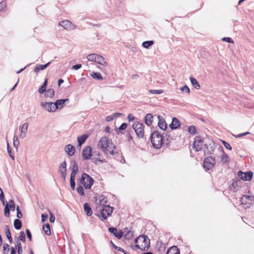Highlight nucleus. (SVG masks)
I'll return each mask as SVG.
<instances>
[{
	"label": "nucleus",
	"mask_w": 254,
	"mask_h": 254,
	"mask_svg": "<svg viewBox=\"0 0 254 254\" xmlns=\"http://www.w3.org/2000/svg\"><path fill=\"white\" fill-rule=\"evenodd\" d=\"M135 245L134 247L142 251L148 250L150 247V240L146 235H142L137 237L134 240Z\"/></svg>",
	"instance_id": "obj_1"
},
{
	"label": "nucleus",
	"mask_w": 254,
	"mask_h": 254,
	"mask_svg": "<svg viewBox=\"0 0 254 254\" xmlns=\"http://www.w3.org/2000/svg\"><path fill=\"white\" fill-rule=\"evenodd\" d=\"M151 142L153 146L156 149H159L162 146L163 137L157 131H154L150 136Z\"/></svg>",
	"instance_id": "obj_2"
},
{
	"label": "nucleus",
	"mask_w": 254,
	"mask_h": 254,
	"mask_svg": "<svg viewBox=\"0 0 254 254\" xmlns=\"http://www.w3.org/2000/svg\"><path fill=\"white\" fill-rule=\"evenodd\" d=\"M109 143V139L106 136H103L98 142V146L101 148L105 154L113 155V150H110L108 149Z\"/></svg>",
	"instance_id": "obj_3"
},
{
	"label": "nucleus",
	"mask_w": 254,
	"mask_h": 254,
	"mask_svg": "<svg viewBox=\"0 0 254 254\" xmlns=\"http://www.w3.org/2000/svg\"><path fill=\"white\" fill-rule=\"evenodd\" d=\"M94 180L89 175L83 173L82 175L80 183L83 185L86 189H90L93 184Z\"/></svg>",
	"instance_id": "obj_4"
},
{
	"label": "nucleus",
	"mask_w": 254,
	"mask_h": 254,
	"mask_svg": "<svg viewBox=\"0 0 254 254\" xmlns=\"http://www.w3.org/2000/svg\"><path fill=\"white\" fill-rule=\"evenodd\" d=\"M144 125L138 122H134L132 125V128L134 129L136 135L139 138H142L144 135Z\"/></svg>",
	"instance_id": "obj_5"
},
{
	"label": "nucleus",
	"mask_w": 254,
	"mask_h": 254,
	"mask_svg": "<svg viewBox=\"0 0 254 254\" xmlns=\"http://www.w3.org/2000/svg\"><path fill=\"white\" fill-rule=\"evenodd\" d=\"M113 208L109 205L103 206L101 210L100 214L104 219H107L110 216L113 212Z\"/></svg>",
	"instance_id": "obj_6"
},
{
	"label": "nucleus",
	"mask_w": 254,
	"mask_h": 254,
	"mask_svg": "<svg viewBox=\"0 0 254 254\" xmlns=\"http://www.w3.org/2000/svg\"><path fill=\"white\" fill-rule=\"evenodd\" d=\"M215 163L214 158L212 156H208L205 158L203 161V167L206 170H209L212 168Z\"/></svg>",
	"instance_id": "obj_7"
},
{
	"label": "nucleus",
	"mask_w": 254,
	"mask_h": 254,
	"mask_svg": "<svg viewBox=\"0 0 254 254\" xmlns=\"http://www.w3.org/2000/svg\"><path fill=\"white\" fill-rule=\"evenodd\" d=\"M238 175L239 178L245 181H251L253 176V172L252 171H248L245 173L241 171H239L238 173Z\"/></svg>",
	"instance_id": "obj_8"
},
{
	"label": "nucleus",
	"mask_w": 254,
	"mask_h": 254,
	"mask_svg": "<svg viewBox=\"0 0 254 254\" xmlns=\"http://www.w3.org/2000/svg\"><path fill=\"white\" fill-rule=\"evenodd\" d=\"M203 144V140L200 136H197L194 138L193 146L196 151H198L201 150Z\"/></svg>",
	"instance_id": "obj_9"
},
{
	"label": "nucleus",
	"mask_w": 254,
	"mask_h": 254,
	"mask_svg": "<svg viewBox=\"0 0 254 254\" xmlns=\"http://www.w3.org/2000/svg\"><path fill=\"white\" fill-rule=\"evenodd\" d=\"M68 102L69 99L66 98L57 100L54 103L53 102V110H54L53 111H55L56 110H61L63 108V105L65 103Z\"/></svg>",
	"instance_id": "obj_10"
},
{
	"label": "nucleus",
	"mask_w": 254,
	"mask_h": 254,
	"mask_svg": "<svg viewBox=\"0 0 254 254\" xmlns=\"http://www.w3.org/2000/svg\"><path fill=\"white\" fill-rule=\"evenodd\" d=\"M92 155V148L90 146H87L84 148L82 152L83 159L85 160L90 158Z\"/></svg>",
	"instance_id": "obj_11"
},
{
	"label": "nucleus",
	"mask_w": 254,
	"mask_h": 254,
	"mask_svg": "<svg viewBox=\"0 0 254 254\" xmlns=\"http://www.w3.org/2000/svg\"><path fill=\"white\" fill-rule=\"evenodd\" d=\"M59 25L67 30H72L75 28V26L69 20H63L59 22Z\"/></svg>",
	"instance_id": "obj_12"
},
{
	"label": "nucleus",
	"mask_w": 254,
	"mask_h": 254,
	"mask_svg": "<svg viewBox=\"0 0 254 254\" xmlns=\"http://www.w3.org/2000/svg\"><path fill=\"white\" fill-rule=\"evenodd\" d=\"M254 196L244 195L241 198L242 203L243 204L248 205L247 207H250L253 205L251 201H253Z\"/></svg>",
	"instance_id": "obj_13"
},
{
	"label": "nucleus",
	"mask_w": 254,
	"mask_h": 254,
	"mask_svg": "<svg viewBox=\"0 0 254 254\" xmlns=\"http://www.w3.org/2000/svg\"><path fill=\"white\" fill-rule=\"evenodd\" d=\"M70 169L72 171L70 176H75L78 172V164L74 160H72L70 161Z\"/></svg>",
	"instance_id": "obj_14"
},
{
	"label": "nucleus",
	"mask_w": 254,
	"mask_h": 254,
	"mask_svg": "<svg viewBox=\"0 0 254 254\" xmlns=\"http://www.w3.org/2000/svg\"><path fill=\"white\" fill-rule=\"evenodd\" d=\"M28 126V123L26 122L20 127L19 129L20 130V138H23L26 137Z\"/></svg>",
	"instance_id": "obj_15"
},
{
	"label": "nucleus",
	"mask_w": 254,
	"mask_h": 254,
	"mask_svg": "<svg viewBox=\"0 0 254 254\" xmlns=\"http://www.w3.org/2000/svg\"><path fill=\"white\" fill-rule=\"evenodd\" d=\"M109 231L119 239H121L124 234V232L122 231H118L117 229L114 227H110L109 228Z\"/></svg>",
	"instance_id": "obj_16"
},
{
	"label": "nucleus",
	"mask_w": 254,
	"mask_h": 254,
	"mask_svg": "<svg viewBox=\"0 0 254 254\" xmlns=\"http://www.w3.org/2000/svg\"><path fill=\"white\" fill-rule=\"evenodd\" d=\"M169 127L172 129H176L179 127H180V123L178 119L175 117L173 118Z\"/></svg>",
	"instance_id": "obj_17"
},
{
	"label": "nucleus",
	"mask_w": 254,
	"mask_h": 254,
	"mask_svg": "<svg viewBox=\"0 0 254 254\" xmlns=\"http://www.w3.org/2000/svg\"><path fill=\"white\" fill-rule=\"evenodd\" d=\"M64 150L69 156H71L74 155L75 148L73 145L71 144H67L65 145Z\"/></svg>",
	"instance_id": "obj_18"
},
{
	"label": "nucleus",
	"mask_w": 254,
	"mask_h": 254,
	"mask_svg": "<svg viewBox=\"0 0 254 254\" xmlns=\"http://www.w3.org/2000/svg\"><path fill=\"white\" fill-rule=\"evenodd\" d=\"M158 118L159 120L158 123V127L160 129L164 130H165L167 127V125L166 122L160 115L158 116Z\"/></svg>",
	"instance_id": "obj_19"
},
{
	"label": "nucleus",
	"mask_w": 254,
	"mask_h": 254,
	"mask_svg": "<svg viewBox=\"0 0 254 254\" xmlns=\"http://www.w3.org/2000/svg\"><path fill=\"white\" fill-rule=\"evenodd\" d=\"M124 233H125V237L126 240H131L133 237L134 232L131 230H128L127 228L124 229Z\"/></svg>",
	"instance_id": "obj_20"
},
{
	"label": "nucleus",
	"mask_w": 254,
	"mask_h": 254,
	"mask_svg": "<svg viewBox=\"0 0 254 254\" xmlns=\"http://www.w3.org/2000/svg\"><path fill=\"white\" fill-rule=\"evenodd\" d=\"M41 105L44 109L47 110V111H53V102H42Z\"/></svg>",
	"instance_id": "obj_21"
},
{
	"label": "nucleus",
	"mask_w": 254,
	"mask_h": 254,
	"mask_svg": "<svg viewBox=\"0 0 254 254\" xmlns=\"http://www.w3.org/2000/svg\"><path fill=\"white\" fill-rule=\"evenodd\" d=\"M88 137V135L87 134H84L81 136H79L77 137V142H78V146H81L86 140L87 138Z\"/></svg>",
	"instance_id": "obj_22"
},
{
	"label": "nucleus",
	"mask_w": 254,
	"mask_h": 254,
	"mask_svg": "<svg viewBox=\"0 0 254 254\" xmlns=\"http://www.w3.org/2000/svg\"><path fill=\"white\" fill-rule=\"evenodd\" d=\"M166 254H180V253L178 247L174 246L168 249Z\"/></svg>",
	"instance_id": "obj_23"
},
{
	"label": "nucleus",
	"mask_w": 254,
	"mask_h": 254,
	"mask_svg": "<svg viewBox=\"0 0 254 254\" xmlns=\"http://www.w3.org/2000/svg\"><path fill=\"white\" fill-rule=\"evenodd\" d=\"M95 62L104 66H107L108 65V64L104 58L99 55H98Z\"/></svg>",
	"instance_id": "obj_24"
},
{
	"label": "nucleus",
	"mask_w": 254,
	"mask_h": 254,
	"mask_svg": "<svg viewBox=\"0 0 254 254\" xmlns=\"http://www.w3.org/2000/svg\"><path fill=\"white\" fill-rule=\"evenodd\" d=\"M153 118V116L150 113H149L146 115L145 117V123L148 126H150L152 125Z\"/></svg>",
	"instance_id": "obj_25"
},
{
	"label": "nucleus",
	"mask_w": 254,
	"mask_h": 254,
	"mask_svg": "<svg viewBox=\"0 0 254 254\" xmlns=\"http://www.w3.org/2000/svg\"><path fill=\"white\" fill-rule=\"evenodd\" d=\"M51 62L47 63L45 64H38L34 69L35 72H39L40 70H44L46 69L50 64Z\"/></svg>",
	"instance_id": "obj_26"
},
{
	"label": "nucleus",
	"mask_w": 254,
	"mask_h": 254,
	"mask_svg": "<svg viewBox=\"0 0 254 254\" xmlns=\"http://www.w3.org/2000/svg\"><path fill=\"white\" fill-rule=\"evenodd\" d=\"M5 233L10 243H11L12 242V238L11 237V233L8 225H5Z\"/></svg>",
	"instance_id": "obj_27"
},
{
	"label": "nucleus",
	"mask_w": 254,
	"mask_h": 254,
	"mask_svg": "<svg viewBox=\"0 0 254 254\" xmlns=\"http://www.w3.org/2000/svg\"><path fill=\"white\" fill-rule=\"evenodd\" d=\"M83 207L86 215L89 216H91L92 214V211L89 204L88 203H84Z\"/></svg>",
	"instance_id": "obj_28"
},
{
	"label": "nucleus",
	"mask_w": 254,
	"mask_h": 254,
	"mask_svg": "<svg viewBox=\"0 0 254 254\" xmlns=\"http://www.w3.org/2000/svg\"><path fill=\"white\" fill-rule=\"evenodd\" d=\"M190 79L191 84L193 86V87L195 89H198L200 88V85L195 78H194L193 77L191 76L190 77Z\"/></svg>",
	"instance_id": "obj_29"
},
{
	"label": "nucleus",
	"mask_w": 254,
	"mask_h": 254,
	"mask_svg": "<svg viewBox=\"0 0 254 254\" xmlns=\"http://www.w3.org/2000/svg\"><path fill=\"white\" fill-rule=\"evenodd\" d=\"M14 227L15 229L19 230L22 227V223L21 221L18 219H16L14 221Z\"/></svg>",
	"instance_id": "obj_30"
},
{
	"label": "nucleus",
	"mask_w": 254,
	"mask_h": 254,
	"mask_svg": "<svg viewBox=\"0 0 254 254\" xmlns=\"http://www.w3.org/2000/svg\"><path fill=\"white\" fill-rule=\"evenodd\" d=\"M43 229L45 232V233L47 235H50L51 233V230H50V227L49 224L47 223V224H45L43 226Z\"/></svg>",
	"instance_id": "obj_31"
},
{
	"label": "nucleus",
	"mask_w": 254,
	"mask_h": 254,
	"mask_svg": "<svg viewBox=\"0 0 254 254\" xmlns=\"http://www.w3.org/2000/svg\"><path fill=\"white\" fill-rule=\"evenodd\" d=\"M121 115H122V114L120 113V112H116V113H115L114 115H113L112 116H107L106 118V121H107V122H111L113 120L114 118L119 117Z\"/></svg>",
	"instance_id": "obj_32"
},
{
	"label": "nucleus",
	"mask_w": 254,
	"mask_h": 254,
	"mask_svg": "<svg viewBox=\"0 0 254 254\" xmlns=\"http://www.w3.org/2000/svg\"><path fill=\"white\" fill-rule=\"evenodd\" d=\"M154 44V41L153 40L146 41L142 43V46L146 49H148L150 46Z\"/></svg>",
	"instance_id": "obj_33"
},
{
	"label": "nucleus",
	"mask_w": 254,
	"mask_h": 254,
	"mask_svg": "<svg viewBox=\"0 0 254 254\" xmlns=\"http://www.w3.org/2000/svg\"><path fill=\"white\" fill-rule=\"evenodd\" d=\"M188 131L190 134L192 135H194L197 133L196 127L194 126H190L189 127Z\"/></svg>",
	"instance_id": "obj_34"
},
{
	"label": "nucleus",
	"mask_w": 254,
	"mask_h": 254,
	"mask_svg": "<svg viewBox=\"0 0 254 254\" xmlns=\"http://www.w3.org/2000/svg\"><path fill=\"white\" fill-rule=\"evenodd\" d=\"M62 170L63 171V172H66L67 171V169H66V163L65 161H64L63 163H62L59 167V169H58V172L59 173H60V170Z\"/></svg>",
	"instance_id": "obj_35"
},
{
	"label": "nucleus",
	"mask_w": 254,
	"mask_h": 254,
	"mask_svg": "<svg viewBox=\"0 0 254 254\" xmlns=\"http://www.w3.org/2000/svg\"><path fill=\"white\" fill-rule=\"evenodd\" d=\"M5 203H6V204L4 209V215L6 217H9L10 215V209L9 208V206L7 202L6 201H5Z\"/></svg>",
	"instance_id": "obj_36"
},
{
	"label": "nucleus",
	"mask_w": 254,
	"mask_h": 254,
	"mask_svg": "<svg viewBox=\"0 0 254 254\" xmlns=\"http://www.w3.org/2000/svg\"><path fill=\"white\" fill-rule=\"evenodd\" d=\"M91 75L93 78L95 79L98 80H102L103 79V77L100 72H93L91 74Z\"/></svg>",
	"instance_id": "obj_37"
},
{
	"label": "nucleus",
	"mask_w": 254,
	"mask_h": 254,
	"mask_svg": "<svg viewBox=\"0 0 254 254\" xmlns=\"http://www.w3.org/2000/svg\"><path fill=\"white\" fill-rule=\"evenodd\" d=\"M13 146L16 149H18V147L19 145V141L18 138V137L16 135H14L13 138Z\"/></svg>",
	"instance_id": "obj_38"
},
{
	"label": "nucleus",
	"mask_w": 254,
	"mask_h": 254,
	"mask_svg": "<svg viewBox=\"0 0 254 254\" xmlns=\"http://www.w3.org/2000/svg\"><path fill=\"white\" fill-rule=\"evenodd\" d=\"M75 176H70V187L72 190H75Z\"/></svg>",
	"instance_id": "obj_39"
},
{
	"label": "nucleus",
	"mask_w": 254,
	"mask_h": 254,
	"mask_svg": "<svg viewBox=\"0 0 254 254\" xmlns=\"http://www.w3.org/2000/svg\"><path fill=\"white\" fill-rule=\"evenodd\" d=\"M55 91L53 89H49L46 91L45 95L47 97L52 98L54 96Z\"/></svg>",
	"instance_id": "obj_40"
},
{
	"label": "nucleus",
	"mask_w": 254,
	"mask_h": 254,
	"mask_svg": "<svg viewBox=\"0 0 254 254\" xmlns=\"http://www.w3.org/2000/svg\"><path fill=\"white\" fill-rule=\"evenodd\" d=\"M97 56H98L97 54H89L87 56V59H88V61H94L95 62Z\"/></svg>",
	"instance_id": "obj_41"
},
{
	"label": "nucleus",
	"mask_w": 254,
	"mask_h": 254,
	"mask_svg": "<svg viewBox=\"0 0 254 254\" xmlns=\"http://www.w3.org/2000/svg\"><path fill=\"white\" fill-rule=\"evenodd\" d=\"M107 198L106 197H104V196L101 195L99 197V204L100 205H106L105 204L107 203Z\"/></svg>",
	"instance_id": "obj_42"
},
{
	"label": "nucleus",
	"mask_w": 254,
	"mask_h": 254,
	"mask_svg": "<svg viewBox=\"0 0 254 254\" xmlns=\"http://www.w3.org/2000/svg\"><path fill=\"white\" fill-rule=\"evenodd\" d=\"M76 190L77 192L81 195V196H84L85 193L84 191V189L83 187L81 186H79L77 188Z\"/></svg>",
	"instance_id": "obj_43"
},
{
	"label": "nucleus",
	"mask_w": 254,
	"mask_h": 254,
	"mask_svg": "<svg viewBox=\"0 0 254 254\" xmlns=\"http://www.w3.org/2000/svg\"><path fill=\"white\" fill-rule=\"evenodd\" d=\"M7 150L9 156L12 160L14 159V156L11 153V150L8 142H7Z\"/></svg>",
	"instance_id": "obj_44"
},
{
	"label": "nucleus",
	"mask_w": 254,
	"mask_h": 254,
	"mask_svg": "<svg viewBox=\"0 0 254 254\" xmlns=\"http://www.w3.org/2000/svg\"><path fill=\"white\" fill-rule=\"evenodd\" d=\"M9 209L11 211H14L15 209V205L14 201L12 199H11L9 201Z\"/></svg>",
	"instance_id": "obj_45"
},
{
	"label": "nucleus",
	"mask_w": 254,
	"mask_h": 254,
	"mask_svg": "<svg viewBox=\"0 0 254 254\" xmlns=\"http://www.w3.org/2000/svg\"><path fill=\"white\" fill-rule=\"evenodd\" d=\"M19 239L23 242L26 241L25 235L23 231H21L19 233Z\"/></svg>",
	"instance_id": "obj_46"
},
{
	"label": "nucleus",
	"mask_w": 254,
	"mask_h": 254,
	"mask_svg": "<svg viewBox=\"0 0 254 254\" xmlns=\"http://www.w3.org/2000/svg\"><path fill=\"white\" fill-rule=\"evenodd\" d=\"M3 253L4 254H7L9 251V246L7 244H4L3 245Z\"/></svg>",
	"instance_id": "obj_47"
},
{
	"label": "nucleus",
	"mask_w": 254,
	"mask_h": 254,
	"mask_svg": "<svg viewBox=\"0 0 254 254\" xmlns=\"http://www.w3.org/2000/svg\"><path fill=\"white\" fill-rule=\"evenodd\" d=\"M0 200L2 201L3 205H5V201H4V194L1 188L0 187Z\"/></svg>",
	"instance_id": "obj_48"
},
{
	"label": "nucleus",
	"mask_w": 254,
	"mask_h": 254,
	"mask_svg": "<svg viewBox=\"0 0 254 254\" xmlns=\"http://www.w3.org/2000/svg\"><path fill=\"white\" fill-rule=\"evenodd\" d=\"M181 90L182 91H184L188 94H189L190 92V89L187 85H185L184 86H183V87L181 88Z\"/></svg>",
	"instance_id": "obj_49"
},
{
	"label": "nucleus",
	"mask_w": 254,
	"mask_h": 254,
	"mask_svg": "<svg viewBox=\"0 0 254 254\" xmlns=\"http://www.w3.org/2000/svg\"><path fill=\"white\" fill-rule=\"evenodd\" d=\"M221 161L224 163L228 162V155L226 154H224L222 156Z\"/></svg>",
	"instance_id": "obj_50"
},
{
	"label": "nucleus",
	"mask_w": 254,
	"mask_h": 254,
	"mask_svg": "<svg viewBox=\"0 0 254 254\" xmlns=\"http://www.w3.org/2000/svg\"><path fill=\"white\" fill-rule=\"evenodd\" d=\"M16 211H17V215H16L17 217L18 218H21L22 216V213H21L18 206H17L16 207Z\"/></svg>",
	"instance_id": "obj_51"
},
{
	"label": "nucleus",
	"mask_w": 254,
	"mask_h": 254,
	"mask_svg": "<svg viewBox=\"0 0 254 254\" xmlns=\"http://www.w3.org/2000/svg\"><path fill=\"white\" fill-rule=\"evenodd\" d=\"M6 2L4 1H1L0 2V11L3 10L6 7Z\"/></svg>",
	"instance_id": "obj_52"
},
{
	"label": "nucleus",
	"mask_w": 254,
	"mask_h": 254,
	"mask_svg": "<svg viewBox=\"0 0 254 254\" xmlns=\"http://www.w3.org/2000/svg\"><path fill=\"white\" fill-rule=\"evenodd\" d=\"M222 143L225 148H226L227 149H228L229 150L232 149V147L229 143H227L225 141H222Z\"/></svg>",
	"instance_id": "obj_53"
},
{
	"label": "nucleus",
	"mask_w": 254,
	"mask_h": 254,
	"mask_svg": "<svg viewBox=\"0 0 254 254\" xmlns=\"http://www.w3.org/2000/svg\"><path fill=\"white\" fill-rule=\"evenodd\" d=\"M46 90V87L45 86V85H42V86H41L40 87V88L39 89V92L40 93V94H43V93H44Z\"/></svg>",
	"instance_id": "obj_54"
},
{
	"label": "nucleus",
	"mask_w": 254,
	"mask_h": 254,
	"mask_svg": "<svg viewBox=\"0 0 254 254\" xmlns=\"http://www.w3.org/2000/svg\"><path fill=\"white\" fill-rule=\"evenodd\" d=\"M26 235H27V236L28 237V238L29 239V241H31L32 240V235H31V233L30 231V230L28 229H27L26 230Z\"/></svg>",
	"instance_id": "obj_55"
},
{
	"label": "nucleus",
	"mask_w": 254,
	"mask_h": 254,
	"mask_svg": "<svg viewBox=\"0 0 254 254\" xmlns=\"http://www.w3.org/2000/svg\"><path fill=\"white\" fill-rule=\"evenodd\" d=\"M149 92L154 94H161L163 92L162 90H150Z\"/></svg>",
	"instance_id": "obj_56"
},
{
	"label": "nucleus",
	"mask_w": 254,
	"mask_h": 254,
	"mask_svg": "<svg viewBox=\"0 0 254 254\" xmlns=\"http://www.w3.org/2000/svg\"><path fill=\"white\" fill-rule=\"evenodd\" d=\"M222 40L224 41H226L227 42L230 43H233L234 42L232 40V39L231 38L229 37H224L222 38Z\"/></svg>",
	"instance_id": "obj_57"
},
{
	"label": "nucleus",
	"mask_w": 254,
	"mask_h": 254,
	"mask_svg": "<svg viewBox=\"0 0 254 254\" xmlns=\"http://www.w3.org/2000/svg\"><path fill=\"white\" fill-rule=\"evenodd\" d=\"M250 133L249 132H244V133H241V134H239L238 135H234L235 137L236 138H240V137H243L245 135H246L247 134H250Z\"/></svg>",
	"instance_id": "obj_58"
},
{
	"label": "nucleus",
	"mask_w": 254,
	"mask_h": 254,
	"mask_svg": "<svg viewBox=\"0 0 254 254\" xmlns=\"http://www.w3.org/2000/svg\"><path fill=\"white\" fill-rule=\"evenodd\" d=\"M127 124L124 123L122 124V125L119 127V129L120 130H124L127 128Z\"/></svg>",
	"instance_id": "obj_59"
},
{
	"label": "nucleus",
	"mask_w": 254,
	"mask_h": 254,
	"mask_svg": "<svg viewBox=\"0 0 254 254\" xmlns=\"http://www.w3.org/2000/svg\"><path fill=\"white\" fill-rule=\"evenodd\" d=\"M82 65L81 64H77L72 66L71 69L74 70H77L81 67Z\"/></svg>",
	"instance_id": "obj_60"
},
{
	"label": "nucleus",
	"mask_w": 254,
	"mask_h": 254,
	"mask_svg": "<svg viewBox=\"0 0 254 254\" xmlns=\"http://www.w3.org/2000/svg\"><path fill=\"white\" fill-rule=\"evenodd\" d=\"M59 173L61 174L62 177L63 178L64 181H65L66 176V172H63V171L60 170Z\"/></svg>",
	"instance_id": "obj_61"
},
{
	"label": "nucleus",
	"mask_w": 254,
	"mask_h": 254,
	"mask_svg": "<svg viewBox=\"0 0 254 254\" xmlns=\"http://www.w3.org/2000/svg\"><path fill=\"white\" fill-rule=\"evenodd\" d=\"M55 217L54 215L51 213H50V221L52 223H53L55 221Z\"/></svg>",
	"instance_id": "obj_62"
},
{
	"label": "nucleus",
	"mask_w": 254,
	"mask_h": 254,
	"mask_svg": "<svg viewBox=\"0 0 254 254\" xmlns=\"http://www.w3.org/2000/svg\"><path fill=\"white\" fill-rule=\"evenodd\" d=\"M42 217V221H45L48 218V216L46 214H42L41 215Z\"/></svg>",
	"instance_id": "obj_63"
},
{
	"label": "nucleus",
	"mask_w": 254,
	"mask_h": 254,
	"mask_svg": "<svg viewBox=\"0 0 254 254\" xmlns=\"http://www.w3.org/2000/svg\"><path fill=\"white\" fill-rule=\"evenodd\" d=\"M127 118H128V121L130 122V121H133L134 119V117H133V116L132 115H131V114H129L128 116H127Z\"/></svg>",
	"instance_id": "obj_64"
}]
</instances>
